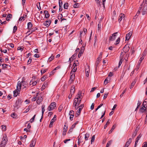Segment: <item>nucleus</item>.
I'll return each instance as SVG.
<instances>
[{"instance_id":"de8ad7c7","label":"nucleus","mask_w":147,"mask_h":147,"mask_svg":"<svg viewBox=\"0 0 147 147\" xmlns=\"http://www.w3.org/2000/svg\"><path fill=\"white\" fill-rule=\"evenodd\" d=\"M79 6V4L78 3H76L74 4V8H78Z\"/></svg>"},{"instance_id":"ea45409f","label":"nucleus","mask_w":147,"mask_h":147,"mask_svg":"<svg viewBox=\"0 0 147 147\" xmlns=\"http://www.w3.org/2000/svg\"><path fill=\"white\" fill-rule=\"evenodd\" d=\"M26 15H25V16H24V15L23 16L20 17L19 19V20L20 21H22V20H24L25 19V18H26Z\"/></svg>"},{"instance_id":"0e129e2a","label":"nucleus","mask_w":147,"mask_h":147,"mask_svg":"<svg viewBox=\"0 0 147 147\" xmlns=\"http://www.w3.org/2000/svg\"><path fill=\"white\" fill-rule=\"evenodd\" d=\"M74 114V111L73 110L70 111L69 113V115H73Z\"/></svg>"},{"instance_id":"5fc2aeb1","label":"nucleus","mask_w":147,"mask_h":147,"mask_svg":"<svg viewBox=\"0 0 147 147\" xmlns=\"http://www.w3.org/2000/svg\"><path fill=\"white\" fill-rule=\"evenodd\" d=\"M23 47H18L17 50H20L21 51H22L23 50Z\"/></svg>"},{"instance_id":"f8f14e48","label":"nucleus","mask_w":147,"mask_h":147,"mask_svg":"<svg viewBox=\"0 0 147 147\" xmlns=\"http://www.w3.org/2000/svg\"><path fill=\"white\" fill-rule=\"evenodd\" d=\"M51 23V21H46L44 23V24L47 27H48Z\"/></svg>"},{"instance_id":"f704fd0d","label":"nucleus","mask_w":147,"mask_h":147,"mask_svg":"<svg viewBox=\"0 0 147 147\" xmlns=\"http://www.w3.org/2000/svg\"><path fill=\"white\" fill-rule=\"evenodd\" d=\"M71 74V76L70 79H71L72 80H74L75 77V74Z\"/></svg>"},{"instance_id":"6e6552de","label":"nucleus","mask_w":147,"mask_h":147,"mask_svg":"<svg viewBox=\"0 0 147 147\" xmlns=\"http://www.w3.org/2000/svg\"><path fill=\"white\" fill-rule=\"evenodd\" d=\"M117 32H116L113 33L112 34V36H111L109 37V40L111 41H113L116 38V34Z\"/></svg>"},{"instance_id":"aec40b11","label":"nucleus","mask_w":147,"mask_h":147,"mask_svg":"<svg viewBox=\"0 0 147 147\" xmlns=\"http://www.w3.org/2000/svg\"><path fill=\"white\" fill-rule=\"evenodd\" d=\"M146 107L143 106L142 107V108H140V112L143 113V112H144L146 111Z\"/></svg>"},{"instance_id":"c03bdc74","label":"nucleus","mask_w":147,"mask_h":147,"mask_svg":"<svg viewBox=\"0 0 147 147\" xmlns=\"http://www.w3.org/2000/svg\"><path fill=\"white\" fill-rule=\"evenodd\" d=\"M36 115H35L30 120V121L31 123H32L34 121L35 117L36 116Z\"/></svg>"},{"instance_id":"f3484780","label":"nucleus","mask_w":147,"mask_h":147,"mask_svg":"<svg viewBox=\"0 0 147 147\" xmlns=\"http://www.w3.org/2000/svg\"><path fill=\"white\" fill-rule=\"evenodd\" d=\"M78 99L77 98H75L74 101V105L78 106Z\"/></svg>"},{"instance_id":"e433bc0d","label":"nucleus","mask_w":147,"mask_h":147,"mask_svg":"<svg viewBox=\"0 0 147 147\" xmlns=\"http://www.w3.org/2000/svg\"><path fill=\"white\" fill-rule=\"evenodd\" d=\"M77 123H74L71 127L70 129L69 130V131L73 129L75 127V125H76Z\"/></svg>"},{"instance_id":"79ce46f5","label":"nucleus","mask_w":147,"mask_h":147,"mask_svg":"<svg viewBox=\"0 0 147 147\" xmlns=\"http://www.w3.org/2000/svg\"><path fill=\"white\" fill-rule=\"evenodd\" d=\"M120 40V38L119 37L117 39V40L115 42V44L117 45L118 44Z\"/></svg>"},{"instance_id":"864d4df0","label":"nucleus","mask_w":147,"mask_h":147,"mask_svg":"<svg viewBox=\"0 0 147 147\" xmlns=\"http://www.w3.org/2000/svg\"><path fill=\"white\" fill-rule=\"evenodd\" d=\"M136 132V131H134V133H133L132 135V138H134L135 136H136L137 134Z\"/></svg>"},{"instance_id":"a18cd8bd","label":"nucleus","mask_w":147,"mask_h":147,"mask_svg":"<svg viewBox=\"0 0 147 147\" xmlns=\"http://www.w3.org/2000/svg\"><path fill=\"white\" fill-rule=\"evenodd\" d=\"M62 1L61 0H59V9H60L61 6L62 5Z\"/></svg>"},{"instance_id":"58836bf2","label":"nucleus","mask_w":147,"mask_h":147,"mask_svg":"<svg viewBox=\"0 0 147 147\" xmlns=\"http://www.w3.org/2000/svg\"><path fill=\"white\" fill-rule=\"evenodd\" d=\"M144 57L143 56H142V57L140 58V60H139V61L140 62H138V65H140V64L141 63L142 61L143 60V59H144Z\"/></svg>"},{"instance_id":"bf43d9fd","label":"nucleus","mask_w":147,"mask_h":147,"mask_svg":"<svg viewBox=\"0 0 147 147\" xmlns=\"http://www.w3.org/2000/svg\"><path fill=\"white\" fill-rule=\"evenodd\" d=\"M46 78V76H44L42 78H41V81L42 82L44 81L45 80Z\"/></svg>"},{"instance_id":"4468645a","label":"nucleus","mask_w":147,"mask_h":147,"mask_svg":"<svg viewBox=\"0 0 147 147\" xmlns=\"http://www.w3.org/2000/svg\"><path fill=\"white\" fill-rule=\"evenodd\" d=\"M75 90V87L74 86H72L71 87L70 89V94L71 95H72L74 93Z\"/></svg>"},{"instance_id":"69168bd1","label":"nucleus","mask_w":147,"mask_h":147,"mask_svg":"<svg viewBox=\"0 0 147 147\" xmlns=\"http://www.w3.org/2000/svg\"><path fill=\"white\" fill-rule=\"evenodd\" d=\"M125 53L123 52H122L121 53L120 55V57H121V58H123V56L125 54Z\"/></svg>"},{"instance_id":"39448f33","label":"nucleus","mask_w":147,"mask_h":147,"mask_svg":"<svg viewBox=\"0 0 147 147\" xmlns=\"http://www.w3.org/2000/svg\"><path fill=\"white\" fill-rule=\"evenodd\" d=\"M125 15L122 13H121L119 16L118 18V21L119 22H120L122 20H124Z\"/></svg>"},{"instance_id":"9d476101","label":"nucleus","mask_w":147,"mask_h":147,"mask_svg":"<svg viewBox=\"0 0 147 147\" xmlns=\"http://www.w3.org/2000/svg\"><path fill=\"white\" fill-rule=\"evenodd\" d=\"M84 46H83V45L82 47V48L81 49L78 55V57L79 58H80L81 56L82 55L83 53L84 50Z\"/></svg>"},{"instance_id":"052dcab7","label":"nucleus","mask_w":147,"mask_h":147,"mask_svg":"<svg viewBox=\"0 0 147 147\" xmlns=\"http://www.w3.org/2000/svg\"><path fill=\"white\" fill-rule=\"evenodd\" d=\"M103 105V104H100L98 106L97 108L96 109L95 111H97L99 108H100L101 107H102Z\"/></svg>"},{"instance_id":"13d9d810","label":"nucleus","mask_w":147,"mask_h":147,"mask_svg":"<svg viewBox=\"0 0 147 147\" xmlns=\"http://www.w3.org/2000/svg\"><path fill=\"white\" fill-rule=\"evenodd\" d=\"M17 29V27L16 26H15L13 27V33L15 32L16 31Z\"/></svg>"},{"instance_id":"2f4dec72","label":"nucleus","mask_w":147,"mask_h":147,"mask_svg":"<svg viewBox=\"0 0 147 147\" xmlns=\"http://www.w3.org/2000/svg\"><path fill=\"white\" fill-rule=\"evenodd\" d=\"M141 104V102L139 100H138V103H137V106L136 108L135 109V111H136L137 110V109L140 107Z\"/></svg>"},{"instance_id":"680f3d73","label":"nucleus","mask_w":147,"mask_h":147,"mask_svg":"<svg viewBox=\"0 0 147 147\" xmlns=\"http://www.w3.org/2000/svg\"><path fill=\"white\" fill-rule=\"evenodd\" d=\"M132 140V139L131 138H130L128 140V141L126 142V143H129V144H130V143L131 142Z\"/></svg>"},{"instance_id":"0eeeda50","label":"nucleus","mask_w":147,"mask_h":147,"mask_svg":"<svg viewBox=\"0 0 147 147\" xmlns=\"http://www.w3.org/2000/svg\"><path fill=\"white\" fill-rule=\"evenodd\" d=\"M36 140L35 138H33L31 142V143L30 144V146L34 147L35 145Z\"/></svg>"},{"instance_id":"2eb2a0df","label":"nucleus","mask_w":147,"mask_h":147,"mask_svg":"<svg viewBox=\"0 0 147 147\" xmlns=\"http://www.w3.org/2000/svg\"><path fill=\"white\" fill-rule=\"evenodd\" d=\"M83 31L84 33H83V31H80V34L81 37L82 34L84 35L86 33L87 29H86V28H84L83 29Z\"/></svg>"},{"instance_id":"412c9836","label":"nucleus","mask_w":147,"mask_h":147,"mask_svg":"<svg viewBox=\"0 0 147 147\" xmlns=\"http://www.w3.org/2000/svg\"><path fill=\"white\" fill-rule=\"evenodd\" d=\"M142 105L143 107L146 108L147 107V99H145L143 102Z\"/></svg>"},{"instance_id":"423d86ee","label":"nucleus","mask_w":147,"mask_h":147,"mask_svg":"<svg viewBox=\"0 0 147 147\" xmlns=\"http://www.w3.org/2000/svg\"><path fill=\"white\" fill-rule=\"evenodd\" d=\"M129 49V48L128 45H126L125 46L123 49L124 53H125L128 52Z\"/></svg>"},{"instance_id":"c85d7f7f","label":"nucleus","mask_w":147,"mask_h":147,"mask_svg":"<svg viewBox=\"0 0 147 147\" xmlns=\"http://www.w3.org/2000/svg\"><path fill=\"white\" fill-rule=\"evenodd\" d=\"M116 126V125L115 124H114V125H113V126L111 130H110V131L109 132V134H110L112 132V131L114 130V129L115 128Z\"/></svg>"},{"instance_id":"72a5a7b5","label":"nucleus","mask_w":147,"mask_h":147,"mask_svg":"<svg viewBox=\"0 0 147 147\" xmlns=\"http://www.w3.org/2000/svg\"><path fill=\"white\" fill-rule=\"evenodd\" d=\"M68 3H65L64 5V8L65 9H67L68 8Z\"/></svg>"},{"instance_id":"4be33fe9","label":"nucleus","mask_w":147,"mask_h":147,"mask_svg":"<svg viewBox=\"0 0 147 147\" xmlns=\"http://www.w3.org/2000/svg\"><path fill=\"white\" fill-rule=\"evenodd\" d=\"M72 67L73 69L70 72V74H74V72L76 71L77 69V68L76 67Z\"/></svg>"},{"instance_id":"4d7b16f0","label":"nucleus","mask_w":147,"mask_h":147,"mask_svg":"<svg viewBox=\"0 0 147 147\" xmlns=\"http://www.w3.org/2000/svg\"><path fill=\"white\" fill-rule=\"evenodd\" d=\"M141 137V135L140 134L137 138L136 139V140L138 141V140H140V138Z\"/></svg>"},{"instance_id":"ddd939ff","label":"nucleus","mask_w":147,"mask_h":147,"mask_svg":"<svg viewBox=\"0 0 147 147\" xmlns=\"http://www.w3.org/2000/svg\"><path fill=\"white\" fill-rule=\"evenodd\" d=\"M67 126H66V125H64V127L63 128V135H65L66 133V131L67 130Z\"/></svg>"},{"instance_id":"c756f323","label":"nucleus","mask_w":147,"mask_h":147,"mask_svg":"<svg viewBox=\"0 0 147 147\" xmlns=\"http://www.w3.org/2000/svg\"><path fill=\"white\" fill-rule=\"evenodd\" d=\"M11 116L13 118H16L17 117V115L14 113H12L11 114Z\"/></svg>"},{"instance_id":"7c9ffc66","label":"nucleus","mask_w":147,"mask_h":147,"mask_svg":"<svg viewBox=\"0 0 147 147\" xmlns=\"http://www.w3.org/2000/svg\"><path fill=\"white\" fill-rule=\"evenodd\" d=\"M12 17V15L11 14H9L6 18V20H7V21H9V19L11 18Z\"/></svg>"},{"instance_id":"c9c22d12","label":"nucleus","mask_w":147,"mask_h":147,"mask_svg":"<svg viewBox=\"0 0 147 147\" xmlns=\"http://www.w3.org/2000/svg\"><path fill=\"white\" fill-rule=\"evenodd\" d=\"M112 142V141L111 140L109 141L107 143L106 147H109L111 144Z\"/></svg>"},{"instance_id":"bb28decb","label":"nucleus","mask_w":147,"mask_h":147,"mask_svg":"<svg viewBox=\"0 0 147 147\" xmlns=\"http://www.w3.org/2000/svg\"><path fill=\"white\" fill-rule=\"evenodd\" d=\"M90 135L89 134L87 133L85 135V140L87 141L88 140V138L89 137Z\"/></svg>"},{"instance_id":"6e6d98bb","label":"nucleus","mask_w":147,"mask_h":147,"mask_svg":"<svg viewBox=\"0 0 147 147\" xmlns=\"http://www.w3.org/2000/svg\"><path fill=\"white\" fill-rule=\"evenodd\" d=\"M94 139H95V136L94 135L92 136V137L91 138V144L92 143V142H93L94 141Z\"/></svg>"},{"instance_id":"6ab92c4d","label":"nucleus","mask_w":147,"mask_h":147,"mask_svg":"<svg viewBox=\"0 0 147 147\" xmlns=\"http://www.w3.org/2000/svg\"><path fill=\"white\" fill-rule=\"evenodd\" d=\"M56 115H55L53 118L51 120V121L50 123L51 124H53V123L56 119Z\"/></svg>"},{"instance_id":"e2e57ef3","label":"nucleus","mask_w":147,"mask_h":147,"mask_svg":"<svg viewBox=\"0 0 147 147\" xmlns=\"http://www.w3.org/2000/svg\"><path fill=\"white\" fill-rule=\"evenodd\" d=\"M70 115L69 119L70 120H72L73 119V118L74 116L73 115Z\"/></svg>"},{"instance_id":"dca6fc26","label":"nucleus","mask_w":147,"mask_h":147,"mask_svg":"<svg viewBox=\"0 0 147 147\" xmlns=\"http://www.w3.org/2000/svg\"><path fill=\"white\" fill-rule=\"evenodd\" d=\"M82 96V93L81 92L79 91L78 92V94L77 95L76 98H77V99H82L81 98Z\"/></svg>"},{"instance_id":"4c0bfd02","label":"nucleus","mask_w":147,"mask_h":147,"mask_svg":"<svg viewBox=\"0 0 147 147\" xmlns=\"http://www.w3.org/2000/svg\"><path fill=\"white\" fill-rule=\"evenodd\" d=\"M82 110L80 109H79L78 110H77L76 112V115H77V116L79 115L81 113Z\"/></svg>"},{"instance_id":"338daca9","label":"nucleus","mask_w":147,"mask_h":147,"mask_svg":"<svg viewBox=\"0 0 147 147\" xmlns=\"http://www.w3.org/2000/svg\"><path fill=\"white\" fill-rule=\"evenodd\" d=\"M46 71V69H42L41 71V73L43 74L45 73Z\"/></svg>"},{"instance_id":"1a4fd4ad","label":"nucleus","mask_w":147,"mask_h":147,"mask_svg":"<svg viewBox=\"0 0 147 147\" xmlns=\"http://www.w3.org/2000/svg\"><path fill=\"white\" fill-rule=\"evenodd\" d=\"M132 32L131 31H130L129 32V33L127 34H126L125 37L126 40H129L131 36L132 35Z\"/></svg>"},{"instance_id":"49530a36","label":"nucleus","mask_w":147,"mask_h":147,"mask_svg":"<svg viewBox=\"0 0 147 147\" xmlns=\"http://www.w3.org/2000/svg\"><path fill=\"white\" fill-rule=\"evenodd\" d=\"M27 84V82H26L24 81H22V84H21V85L22 84L23 86L26 85Z\"/></svg>"},{"instance_id":"393cba45","label":"nucleus","mask_w":147,"mask_h":147,"mask_svg":"<svg viewBox=\"0 0 147 147\" xmlns=\"http://www.w3.org/2000/svg\"><path fill=\"white\" fill-rule=\"evenodd\" d=\"M47 86V83L45 82L41 87V90H42L44 89Z\"/></svg>"},{"instance_id":"774afa93","label":"nucleus","mask_w":147,"mask_h":147,"mask_svg":"<svg viewBox=\"0 0 147 147\" xmlns=\"http://www.w3.org/2000/svg\"><path fill=\"white\" fill-rule=\"evenodd\" d=\"M84 104H82L79 107V109H81L82 110L83 108L84 107Z\"/></svg>"},{"instance_id":"20e7f679","label":"nucleus","mask_w":147,"mask_h":147,"mask_svg":"<svg viewBox=\"0 0 147 147\" xmlns=\"http://www.w3.org/2000/svg\"><path fill=\"white\" fill-rule=\"evenodd\" d=\"M147 13V4L144 5V8L142 11V14L144 15Z\"/></svg>"},{"instance_id":"f257e3e1","label":"nucleus","mask_w":147,"mask_h":147,"mask_svg":"<svg viewBox=\"0 0 147 147\" xmlns=\"http://www.w3.org/2000/svg\"><path fill=\"white\" fill-rule=\"evenodd\" d=\"M21 88V82L19 81L17 86V89L13 91V96L14 97H16L18 94L20 93Z\"/></svg>"},{"instance_id":"a211bd4d","label":"nucleus","mask_w":147,"mask_h":147,"mask_svg":"<svg viewBox=\"0 0 147 147\" xmlns=\"http://www.w3.org/2000/svg\"><path fill=\"white\" fill-rule=\"evenodd\" d=\"M44 13L45 14V17L46 18H48L50 16V15L47 11H45Z\"/></svg>"},{"instance_id":"a19ab883","label":"nucleus","mask_w":147,"mask_h":147,"mask_svg":"<svg viewBox=\"0 0 147 147\" xmlns=\"http://www.w3.org/2000/svg\"><path fill=\"white\" fill-rule=\"evenodd\" d=\"M33 82V81H31L30 83V85H31V82H32V86H35L36 84L37 83V82H36V81H34Z\"/></svg>"},{"instance_id":"8fccbe9b","label":"nucleus","mask_w":147,"mask_h":147,"mask_svg":"<svg viewBox=\"0 0 147 147\" xmlns=\"http://www.w3.org/2000/svg\"><path fill=\"white\" fill-rule=\"evenodd\" d=\"M8 66V65L6 64H2V66L4 68H7Z\"/></svg>"},{"instance_id":"09e8293b","label":"nucleus","mask_w":147,"mask_h":147,"mask_svg":"<svg viewBox=\"0 0 147 147\" xmlns=\"http://www.w3.org/2000/svg\"><path fill=\"white\" fill-rule=\"evenodd\" d=\"M101 28V24H100V22L99 23H98V30L99 31Z\"/></svg>"},{"instance_id":"37998d69","label":"nucleus","mask_w":147,"mask_h":147,"mask_svg":"<svg viewBox=\"0 0 147 147\" xmlns=\"http://www.w3.org/2000/svg\"><path fill=\"white\" fill-rule=\"evenodd\" d=\"M1 127H2V129L3 131H5L6 130V126L5 125H2Z\"/></svg>"},{"instance_id":"473e14b6","label":"nucleus","mask_w":147,"mask_h":147,"mask_svg":"<svg viewBox=\"0 0 147 147\" xmlns=\"http://www.w3.org/2000/svg\"><path fill=\"white\" fill-rule=\"evenodd\" d=\"M45 105H42V116H43V114H44V112L45 111Z\"/></svg>"},{"instance_id":"cd10ccee","label":"nucleus","mask_w":147,"mask_h":147,"mask_svg":"<svg viewBox=\"0 0 147 147\" xmlns=\"http://www.w3.org/2000/svg\"><path fill=\"white\" fill-rule=\"evenodd\" d=\"M32 26V24L31 22H29L28 23V28L30 29Z\"/></svg>"},{"instance_id":"7ed1b4c3","label":"nucleus","mask_w":147,"mask_h":147,"mask_svg":"<svg viewBox=\"0 0 147 147\" xmlns=\"http://www.w3.org/2000/svg\"><path fill=\"white\" fill-rule=\"evenodd\" d=\"M56 104L55 102H53L51 103L47 108L49 111H51L54 109L56 107Z\"/></svg>"},{"instance_id":"f03ea898","label":"nucleus","mask_w":147,"mask_h":147,"mask_svg":"<svg viewBox=\"0 0 147 147\" xmlns=\"http://www.w3.org/2000/svg\"><path fill=\"white\" fill-rule=\"evenodd\" d=\"M7 141V137L5 136H3L2 140L0 144V147H4Z\"/></svg>"},{"instance_id":"a878e982","label":"nucleus","mask_w":147,"mask_h":147,"mask_svg":"<svg viewBox=\"0 0 147 147\" xmlns=\"http://www.w3.org/2000/svg\"><path fill=\"white\" fill-rule=\"evenodd\" d=\"M136 80H135L134 81H133L131 83V86L130 87V89L132 88L133 86H134V85L136 83Z\"/></svg>"},{"instance_id":"b1692460","label":"nucleus","mask_w":147,"mask_h":147,"mask_svg":"<svg viewBox=\"0 0 147 147\" xmlns=\"http://www.w3.org/2000/svg\"><path fill=\"white\" fill-rule=\"evenodd\" d=\"M78 60L75 61L72 67H76V66L78 65Z\"/></svg>"},{"instance_id":"3c124183","label":"nucleus","mask_w":147,"mask_h":147,"mask_svg":"<svg viewBox=\"0 0 147 147\" xmlns=\"http://www.w3.org/2000/svg\"><path fill=\"white\" fill-rule=\"evenodd\" d=\"M110 123V122L109 121H107L106 123V124L105 125L104 127V129H105L107 127V125H109Z\"/></svg>"},{"instance_id":"9b49d317","label":"nucleus","mask_w":147,"mask_h":147,"mask_svg":"<svg viewBox=\"0 0 147 147\" xmlns=\"http://www.w3.org/2000/svg\"><path fill=\"white\" fill-rule=\"evenodd\" d=\"M42 98L41 96H38L36 98V102L38 104H40L41 102L42 101Z\"/></svg>"},{"instance_id":"603ef678","label":"nucleus","mask_w":147,"mask_h":147,"mask_svg":"<svg viewBox=\"0 0 147 147\" xmlns=\"http://www.w3.org/2000/svg\"><path fill=\"white\" fill-rule=\"evenodd\" d=\"M54 59V57L53 56H51L49 58V61H52Z\"/></svg>"},{"instance_id":"5701e85b","label":"nucleus","mask_w":147,"mask_h":147,"mask_svg":"<svg viewBox=\"0 0 147 147\" xmlns=\"http://www.w3.org/2000/svg\"><path fill=\"white\" fill-rule=\"evenodd\" d=\"M90 72V70L89 68L86 69V74L87 77H88L89 76V74Z\"/></svg>"}]
</instances>
